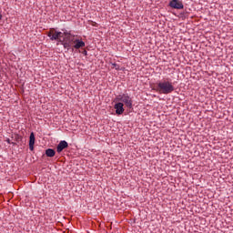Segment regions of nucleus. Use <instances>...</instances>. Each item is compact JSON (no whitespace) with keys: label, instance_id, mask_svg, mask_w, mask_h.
<instances>
[{"label":"nucleus","instance_id":"obj_1","mask_svg":"<svg viewBox=\"0 0 233 233\" xmlns=\"http://www.w3.org/2000/svg\"><path fill=\"white\" fill-rule=\"evenodd\" d=\"M153 90L157 92L158 94H164V95H168L172 94L174 92L175 87L174 84L168 80H164L161 82H158L154 87Z\"/></svg>","mask_w":233,"mask_h":233},{"label":"nucleus","instance_id":"obj_2","mask_svg":"<svg viewBox=\"0 0 233 233\" xmlns=\"http://www.w3.org/2000/svg\"><path fill=\"white\" fill-rule=\"evenodd\" d=\"M74 41H76V36L66 31L63 34V40L60 43H62L64 48L70 50V47L74 46Z\"/></svg>","mask_w":233,"mask_h":233},{"label":"nucleus","instance_id":"obj_3","mask_svg":"<svg viewBox=\"0 0 233 233\" xmlns=\"http://www.w3.org/2000/svg\"><path fill=\"white\" fill-rule=\"evenodd\" d=\"M117 101H121L127 108H132V98L128 94L118 95Z\"/></svg>","mask_w":233,"mask_h":233},{"label":"nucleus","instance_id":"obj_4","mask_svg":"<svg viewBox=\"0 0 233 233\" xmlns=\"http://www.w3.org/2000/svg\"><path fill=\"white\" fill-rule=\"evenodd\" d=\"M62 32L56 31V29H50L49 32L47 33L48 37H50L51 41H60L61 42V37H63Z\"/></svg>","mask_w":233,"mask_h":233},{"label":"nucleus","instance_id":"obj_5","mask_svg":"<svg viewBox=\"0 0 233 233\" xmlns=\"http://www.w3.org/2000/svg\"><path fill=\"white\" fill-rule=\"evenodd\" d=\"M169 6L170 8H175V10H183V8H185L181 0H171L169 2Z\"/></svg>","mask_w":233,"mask_h":233},{"label":"nucleus","instance_id":"obj_6","mask_svg":"<svg viewBox=\"0 0 233 233\" xmlns=\"http://www.w3.org/2000/svg\"><path fill=\"white\" fill-rule=\"evenodd\" d=\"M73 48L76 50H79V48H85L86 44L82 39L75 38V41L73 42Z\"/></svg>","mask_w":233,"mask_h":233},{"label":"nucleus","instance_id":"obj_7","mask_svg":"<svg viewBox=\"0 0 233 233\" xmlns=\"http://www.w3.org/2000/svg\"><path fill=\"white\" fill-rule=\"evenodd\" d=\"M67 147H68V142L66 140H61L56 147V152L58 154H61V152L64 151L65 148H66Z\"/></svg>","mask_w":233,"mask_h":233},{"label":"nucleus","instance_id":"obj_8","mask_svg":"<svg viewBox=\"0 0 233 233\" xmlns=\"http://www.w3.org/2000/svg\"><path fill=\"white\" fill-rule=\"evenodd\" d=\"M125 105L123 104V102H118L115 105V110H116V114H117V116H121V114H123V112H125Z\"/></svg>","mask_w":233,"mask_h":233},{"label":"nucleus","instance_id":"obj_9","mask_svg":"<svg viewBox=\"0 0 233 233\" xmlns=\"http://www.w3.org/2000/svg\"><path fill=\"white\" fill-rule=\"evenodd\" d=\"M34 145H35V135L32 132L29 137V150L34 151Z\"/></svg>","mask_w":233,"mask_h":233},{"label":"nucleus","instance_id":"obj_10","mask_svg":"<svg viewBox=\"0 0 233 233\" xmlns=\"http://www.w3.org/2000/svg\"><path fill=\"white\" fill-rule=\"evenodd\" d=\"M46 156L47 157H54V156H56V150L52 149V148H48L46 150Z\"/></svg>","mask_w":233,"mask_h":233},{"label":"nucleus","instance_id":"obj_11","mask_svg":"<svg viewBox=\"0 0 233 233\" xmlns=\"http://www.w3.org/2000/svg\"><path fill=\"white\" fill-rule=\"evenodd\" d=\"M88 25H91V26H97V23H96L92 20H88Z\"/></svg>","mask_w":233,"mask_h":233},{"label":"nucleus","instance_id":"obj_12","mask_svg":"<svg viewBox=\"0 0 233 233\" xmlns=\"http://www.w3.org/2000/svg\"><path fill=\"white\" fill-rule=\"evenodd\" d=\"M112 68H116V70H120L119 65H117L116 63L112 64Z\"/></svg>","mask_w":233,"mask_h":233},{"label":"nucleus","instance_id":"obj_13","mask_svg":"<svg viewBox=\"0 0 233 233\" xmlns=\"http://www.w3.org/2000/svg\"><path fill=\"white\" fill-rule=\"evenodd\" d=\"M83 54H84V56H86L87 55L86 50H84Z\"/></svg>","mask_w":233,"mask_h":233},{"label":"nucleus","instance_id":"obj_14","mask_svg":"<svg viewBox=\"0 0 233 233\" xmlns=\"http://www.w3.org/2000/svg\"><path fill=\"white\" fill-rule=\"evenodd\" d=\"M7 143H8V145H10V143H11V142H10V138L7 139Z\"/></svg>","mask_w":233,"mask_h":233}]
</instances>
